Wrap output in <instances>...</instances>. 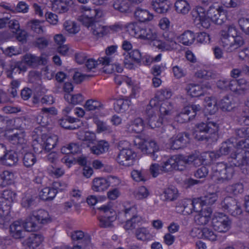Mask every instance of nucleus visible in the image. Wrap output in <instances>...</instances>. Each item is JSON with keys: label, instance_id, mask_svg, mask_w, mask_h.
<instances>
[{"label": "nucleus", "instance_id": "obj_38", "mask_svg": "<svg viewBox=\"0 0 249 249\" xmlns=\"http://www.w3.org/2000/svg\"><path fill=\"white\" fill-rule=\"evenodd\" d=\"M131 104L128 99H119L114 103V109L119 112H124L127 110Z\"/></svg>", "mask_w": 249, "mask_h": 249}, {"label": "nucleus", "instance_id": "obj_3", "mask_svg": "<svg viewBox=\"0 0 249 249\" xmlns=\"http://www.w3.org/2000/svg\"><path fill=\"white\" fill-rule=\"evenodd\" d=\"M220 43L224 50L228 53L233 52L245 44L242 36L239 35L233 24L227 26V30H221L220 33Z\"/></svg>", "mask_w": 249, "mask_h": 249}, {"label": "nucleus", "instance_id": "obj_31", "mask_svg": "<svg viewBox=\"0 0 249 249\" xmlns=\"http://www.w3.org/2000/svg\"><path fill=\"white\" fill-rule=\"evenodd\" d=\"M206 111L210 114H214L218 110L216 100L213 97H206L204 100Z\"/></svg>", "mask_w": 249, "mask_h": 249}, {"label": "nucleus", "instance_id": "obj_32", "mask_svg": "<svg viewBox=\"0 0 249 249\" xmlns=\"http://www.w3.org/2000/svg\"><path fill=\"white\" fill-rule=\"evenodd\" d=\"M109 148L108 143L105 141H100L96 145L90 148L92 153L99 155L107 151Z\"/></svg>", "mask_w": 249, "mask_h": 249}, {"label": "nucleus", "instance_id": "obj_28", "mask_svg": "<svg viewBox=\"0 0 249 249\" xmlns=\"http://www.w3.org/2000/svg\"><path fill=\"white\" fill-rule=\"evenodd\" d=\"M108 187L107 179L104 178H96L92 181V188L93 191L102 192Z\"/></svg>", "mask_w": 249, "mask_h": 249}, {"label": "nucleus", "instance_id": "obj_36", "mask_svg": "<svg viewBox=\"0 0 249 249\" xmlns=\"http://www.w3.org/2000/svg\"><path fill=\"white\" fill-rule=\"evenodd\" d=\"M176 11L183 15L186 14L190 10V5L186 0H177L175 3Z\"/></svg>", "mask_w": 249, "mask_h": 249}, {"label": "nucleus", "instance_id": "obj_44", "mask_svg": "<svg viewBox=\"0 0 249 249\" xmlns=\"http://www.w3.org/2000/svg\"><path fill=\"white\" fill-rule=\"evenodd\" d=\"M187 164H193L197 166L203 163L202 156L197 154H192L189 156H184Z\"/></svg>", "mask_w": 249, "mask_h": 249}, {"label": "nucleus", "instance_id": "obj_8", "mask_svg": "<svg viewBox=\"0 0 249 249\" xmlns=\"http://www.w3.org/2000/svg\"><path fill=\"white\" fill-rule=\"evenodd\" d=\"M172 96V91L168 89H161L158 91L157 93V99L159 101L163 102L160 105V117L159 121L161 124H163L164 121V118L165 119H167L166 116H168L172 113V106L167 101H164L171 98Z\"/></svg>", "mask_w": 249, "mask_h": 249}, {"label": "nucleus", "instance_id": "obj_14", "mask_svg": "<svg viewBox=\"0 0 249 249\" xmlns=\"http://www.w3.org/2000/svg\"><path fill=\"white\" fill-rule=\"evenodd\" d=\"M156 99H152L147 105L145 113L148 125L151 128L156 127Z\"/></svg>", "mask_w": 249, "mask_h": 249}, {"label": "nucleus", "instance_id": "obj_40", "mask_svg": "<svg viewBox=\"0 0 249 249\" xmlns=\"http://www.w3.org/2000/svg\"><path fill=\"white\" fill-rule=\"evenodd\" d=\"M179 41L185 45L192 44L195 39V36L193 32L190 31L184 32L179 37Z\"/></svg>", "mask_w": 249, "mask_h": 249}, {"label": "nucleus", "instance_id": "obj_60", "mask_svg": "<svg viewBox=\"0 0 249 249\" xmlns=\"http://www.w3.org/2000/svg\"><path fill=\"white\" fill-rule=\"evenodd\" d=\"M236 200V199L235 198L231 196L226 197L221 203V208L224 211H226L228 213L230 208H231L233 204L235 203Z\"/></svg>", "mask_w": 249, "mask_h": 249}, {"label": "nucleus", "instance_id": "obj_43", "mask_svg": "<svg viewBox=\"0 0 249 249\" xmlns=\"http://www.w3.org/2000/svg\"><path fill=\"white\" fill-rule=\"evenodd\" d=\"M175 161V169L182 171L185 168L187 164L185 160L184 156L182 155H174L172 156Z\"/></svg>", "mask_w": 249, "mask_h": 249}, {"label": "nucleus", "instance_id": "obj_1", "mask_svg": "<svg viewBox=\"0 0 249 249\" xmlns=\"http://www.w3.org/2000/svg\"><path fill=\"white\" fill-rule=\"evenodd\" d=\"M191 13L195 24L205 29L210 27L212 22L220 25L228 19L227 11L219 6L212 5L207 11L201 6H196Z\"/></svg>", "mask_w": 249, "mask_h": 249}, {"label": "nucleus", "instance_id": "obj_5", "mask_svg": "<svg viewBox=\"0 0 249 249\" xmlns=\"http://www.w3.org/2000/svg\"><path fill=\"white\" fill-rule=\"evenodd\" d=\"M234 171L233 165L230 163L221 162L213 165L211 178L215 182L221 183L232 178Z\"/></svg>", "mask_w": 249, "mask_h": 249}, {"label": "nucleus", "instance_id": "obj_23", "mask_svg": "<svg viewBox=\"0 0 249 249\" xmlns=\"http://www.w3.org/2000/svg\"><path fill=\"white\" fill-rule=\"evenodd\" d=\"M31 216L36 222L37 224H46L51 221L48 213L44 210L33 212Z\"/></svg>", "mask_w": 249, "mask_h": 249}, {"label": "nucleus", "instance_id": "obj_48", "mask_svg": "<svg viewBox=\"0 0 249 249\" xmlns=\"http://www.w3.org/2000/svg\"><path fill=\"white\" fill-rule=\"evenodd\" d=\"M44 145V150L46 151H50L51 149L53 148L56 144L57 138L56 136H48L47 138H43Z\"/></svg>", "mask_w": 249, "mask_h": 249}, {"label": "nucleus", "instance_id": "obj_61", "mask_svg": "<svg viewBox=\"0 0 249 249\" xmlns=\"http://www.w3.org/2000/svg\"><path fill=\"white\" fill-rule=\"evenodd\" d=\"M238 24L241 31L249 36V18H240L238 19Z\"/></svg>", "mask_w": 249, "mask_h": 249}, {"label": "nucleus", "instance_id": "obj_33", "mask_svg": "<svg viewBox=\"0 0 249 249\" xmlns=\"http://www.w3.org/2000/svg\"><path fill=\"white\" fill-rule=\"evenodd\" d=\"M90 31L94 36L97 37H101L107 35L109 30L108 27L102 26L96 22L90 28Z\"/></svg>", "mask_w": 249, "mask_h": 249}, {"label": "nucleus", "instance_id": "obj_49", "mask_svg": "<svg viewBox=\"0 0 249 249\" xmlns=\"http://www.w3.org/2000/svg\"><path fill=\"white\" fill-rule=\"evenodd\" d=\"M14 175L7 170L2 171V188L7 187L13 182Z\"/></svg>", "mask_w": 249, "mask_h": 249}, {"label": "nucleus", "instance_id": "obj_29", "mask_svg": "<svg viewBox=\"0 0 249 249\" xmlns=\"http://www.w3.org/2000/svg\"><path fill=\"white\" fill-rule=\"evenodd\" d=\"M219 106L223 111H231L234 107L233 97L231 95H227L224 97L219 101Z\"/></svg>", "mask_w": 249, "mask_h": 249}, {"label": "nucleus", "instance_id": "obj_54", "mask_svg": "<svg viewBox=\"0 0 249 249\" xmlns=\"http://www.w3.org/2000/svg\"><path fill=\"white\" fill-rule=\"evenodd\" d=\"M65 29L69 33L75 34L79 31V27L76 24L72 21H66L63 24Z\"/></svg>", "mask_w": 249, "mask_h": 249}, {"label": "nucleus", "instance_id": "obj_35", "mask_svg": "<svg viewBox=\"0 0 249 249\" xmlns=\"http://www.w3.org/2000/svg\"><path fill=\"white\" fill-rule=\"evenodd\" d=\"M179 207L183 208L181 212L184 215L190 214L194 212L192 202L191 199H185L179 201L178 203L177 208Z\"/></svg>", "mask_w": 249, "mask_h": 249}, {"label": "nucleus", "instance_id": "obj_45", "mask_svg": "<svg viewBox=\"0 0 249 249\" xmlns=\"http://www.w3.org/2000/svg\"><path fill=\"white\" fill-rule=\"evenodd\" d=\"M103 107V105L101 102L93 99L88 100L85 105V108L88 111L100 110Z\"/></svg>", "mask_w": 249, "mask_h": 249}, {"label": "nucleus", "instance_id": "obj_15", "mask_svg": "<svg viewBox=\"0 0 249 249\" xmlns=\"http://www.w3.org/2000/svg\"><path fill=\"white\" fill-rule=\"evenodd\" d=\"M8 140L15 145H18L21 147L24 151V148H26V140L25 139V133L24 131H19L15 133L7 136Z\"/></svg>", "mask_w": 249, "mask_h": 249}, {"label": "nucleus", "instance_id": "obj_17", "mask_svg": "<svg viewBox=\"0 0 249 249\" xmlns=\"http://www.w3.org/2000/svg\"><path fill=\"white\" fill-rule=\"evenodd\" d=\"M212 211L210 208H204L201 213H196L194 218V222L196 225L204 226L206 225L211 219Z\"/></svg>", "mask_w": 249, "mask_h": 249}, {"label": "nucleus", "instance_id": "obj_64", "mask_svg": "<svg viewBox=\"0 0 249 249\" xmlns=\"http://www.w3.org/2000/svg\"><path fill=\"white\" fill-rule=\"evenodd\" d=\"M167 0H157V13L163 14L168 11L169 6Z\"/></svg>", "mask_w": 249, "mask_h": 249}, {"label": "nucleus", "instance_id": "obj_30", "mask_svg": "<svg viewBox=\"0 0 249 249\" xmlns=\"http://www.w3.org/2000/svg\"><path fill=\"white\" fill-rule=\"evenodd\" d=\"M135 16L138 20L142 22L150 21L154 17L153 15L151 14L147 10L140 8H137L135 12Z\"/></svg>", "mask_w": 249, "mask_h": 249}, {"label": "nucleus", "instance_id": "obj_50", "mask_svg": "<svg viewBox=\"0 0 249 249\" xmlns=\"http://www.w3.org/2000/svg\"><path fill=\"white\" fill-rule=\"evenodd\" d=\"M99 210L101 211L100 216L106 217L107 219L110 220V218H108V217L114 216L115 218V220L117 218V215L115 211H114L113 209H111L110 207L104 205L101 206L98 208Z\"/></svg>", "mask_w": 249, "mask_h": 249}, {"label": "nucleus", "instance_id": "obj_4", "mask_svg": "<svg viewBox=\"0 0 249 249\" xmlns=\"http://www.w3.org/2000/svg\"><path fill=\"white\" fill-rule=\"evenodd\" d=\"M170 22L167 18H161L159 22L160 28L164 31L162 34L158 33L157 34V48L161 51H168L176 47L177 43L172 33L167 31L169 30Z\"/></svg>", "mask_w": 249, "mask_h": 249}, {"label": "nucleus", "instance_id": "obj_34", "mask_svg": "<svg viewBox=\"0 0 249 249\" xmlns=\"http://www.w3.org/2000/svg\"><path fill=\"white\" fill-rule=\"evenodd\" d=\"M135 235L138 240L143 241L150 240L153 238L149 231L144 227L137 229L135 230Z\"/></svg>", "mask_w": 249, "mask_h": 249}, {"label": "nucleus", "instance_id": "obj_39", "mask_svg": "<svg viewBox=\"0 0 249 249\" xmlns=\"http://www.w3.org/2000/svg\"><path fill=\"white\" fill-rule=\"evenodd\" d=\"M77 119L72 118L70 116H66L59 120V124L61 127L67 129H75L76 126L73 124V123L76 121Z\"/></svg>", "mask_w": 249, "mask_h": 249}, {"label": "nucleus", "instance_id": "obj_58", "mask_svg": "<svg viewBox=\"0 0 249 249\" xmlns=\"http://www.w3.org/2000/svg\"><path fill=\"white\" fill-rule=\"evenodd\" d=\"M114 79L118 85H120L122 83H125L128 86H132L133 85V82L131 79L125 75H117L114 77Z\"/></svg>", "mask_w": 249, "mask_h": 249}, {"label": "nucleus", "instance_id": "obj_46", "mask_svg": "<svg viewBox=\"0 0 249 249\" xmlns=\"http://www.w3.org/2000/svg\"><path fill=\"white\" fill-rule=\"evenodd\" d=\"M175 161L172 158V156L167 160L163 163H161L160 165H157V170L160 169L164 172L171 171L175 169Z\"/></svg>", "mask_w": 249, "mask_h": 249}, {"label": "nucleus", "instance_id": "obj_7", "mask_svg": "<svg viewBox=\"0 0 249 249\" xmlns=\"http://www.w3.org/2000/svg\"><path fill=\"white\" fill-rule=\"evenodd\" d=\"M218 124L212 121L198 123L196 125L194 137L198 141L207 140L218 132Z\"/></svg>", "mask_w": 249, "mask_h": 249}, {"label": "nucleus", "instance_id": "obj_63", "mask_svg": "<svg viewBox=\"0 0 249 249\" xmlns=\"http://www.w3.org/2000/svg\"><path fill=\"white\" fill-rule=\"evenodd\" d=\"M108 218H110V220L100 215L99 216V225L101 227L109 228L112 226V223L115 220V218L113 216Z\"/></svg>", "mask_w": 249, "mask_h": 249}, {"label": "nucleus", "instance_id": "obj_62", "mask_svg": "<svg viewBox=\"0 0 249 249\" xmlns=\"http://www.w3.org/2000/svg\"><path fill=\"white\" fill-rule=\"evenodd\" d=\"M228 213L234 216L241 214L242 213L241 203L237 200H236Z\"/></svg>", "mask_w": 249, "mask_h": 249}, {"label": "nucleus", "instance_id": "obj_2", "mask_svg": "<svg viewBox=\"0 0 249 249\" xmlns=\"http://www.w3.org/2000/svg\"><path fill=\"white\" fill-rule=\"evenodd\" d=\"M237 138H243L236 142V150L231 154L229 162L233 166L243 168L248 172L249 169V151L244 148H249V127L236 129Z\"/></svg>", "mask_w": 249, "mask_h": 249}, {"label": "nucleus", "instance_id": "obj_20", "mask_svg": "<svg viewBox=\"0 0 249 249\" xmlns=\"http://www.w3.org/2000/svg\"><path fill=\"white\" fill-rule=\"evenodd\" d=\"M179 196L178 189L173 186H169L164 189L160 195V198L163 201H173L176 200Z\"/></svg>", "mask_w": 249, "mask_h": 249}, {"label": "nucleus", "instance_id": "obj_59", "mask_svg": "<svg viewBox=\"0 0 249 249\" xmlns=\"http://www.w3.org/2000/svg\"><path fill=\"white\" fill-rule=\"evenodd\" d=\"M131 176L133 179L136 182H145L147 180V178L144 175L142 170H133Z\"/></svg>", "mask_w": 249, "mask_h": 249}, {"label": "nucleus", "instance_id": "obj_6", "mask_svg": "<svg viewBox=\"0 0 249 249\" xmlns=\"http://www.w3.org/2000/svg\"><path fill=\"white\" fill-rule=\"evenodd\" d=\"M126 31L132 36L151 41L155 46L156 29L154 27L146 29L137 23H129L126 26Z\"/></svg>", "mask_w": 249, "mask_h": 249}, {"label": "nucleus", "instance_id": "obj_26", "mask_svg": "<svg viewBox=\"0 0 249 249\" xmlns=\"http://www.w3.org/2000/svg\"><path fill=\"white\" fill-rule=\"evenodd\" d=\"M126 129L129 133H141L143 129V120L140 118L134 119L127 124Z\"/></svg>", "mask_w": 249, "mask_h": 249}, {"label": "nucleus", "instance_id": "obj_18", "mask_svg": "<svg viewBox=\"0 0 249 249\" xmlns=\"http://www.w3.org/2000/svg\"><path fill=\"white\" fill-rule=\"evenodd\" d=\"M43 240L41 234L32 233L23 242V244L28 249H35L38 247Z\"/></svg>", "mask_w": 249, "mask_h": 249}, {"label": "nucleus", "instance_id": "obj_42", "mask_svg": "<svg viewBox=\"0 0 249 249\" xmlns=\"http://www.w3.org/2000/svg\"><path fill=\"white\" fill-rule=\"evenodd\" d=\"M81 148L76 143H70L61 148V151L64 154H75L80 152Z\"/></svg>", "mask_w": 249, "mask_h": 249}, {"label": "nucleus", "instance_id": "obj_19", "mask_svg": "<svg viewBox=\"0 0 249 249\" xmlns=\"http://www.w3.org/2000/svg\"><path fill=\"white\" fill-rule=\"evenodd\" d=\"M238 141V140H235L234 138H230L228 141L223 142L218 151L220 155L230 154L229 160H231V154L234 153L236 150V142Z\"/></svg>", "mask_w": 249, "mask_h": 249}, {"label": "nucleus", "instance_id": "obj_13", "mask_svg": "<svg viewBox=\"0 0 249 249\" xmlns=\"http://www.w3.org/2000/svg\"><path fill=\"white\" fill-rule=\"evenodd\" d=\"M135 145L137 148L141 149L143 153L151 154L154 157L156 151V142L154 141H145L136 138L134 140Z\"/></svg>", "mask_w": 249, "mask_h": 249}, {"label": "nucleus", "instance_id": "obj_25", "mask_svg": "<svg viewBox=\"0 0 249 249\" xmlns=\"http://www.w3.org/2000/svg\"><path fill=\"white\" fill-rule=\"evenodd\" d=\"M36 196L31 192L27 191L23 194L21 201V206L26 208L30 209L36 204Z\"/></svg>", "mask_w": 249, "mask_h": 249}, {"label": "nucleus", "instance_id": "obj_9", "mask_svg": "<svg viewBox=\"0 0 249 249\" xmlns=\"http://www.w3.org/2000/svg\"><path fill=\"white\" fill-rule=\"evenodd\" d=\"M124 145H128L127 142H120L119 143L120 151L116 158L117 162L121 165L129 166L133 165L136 153L130 148H125Z\"/></svg>", "mask_w": 249, "mask_h": 249}, {"label": "nucleus", "instance_id": "obj_12", "mask_svg": "<svg viewBox=\"0 0 249 249\" xmlns=\"http://www.w3.org/2000/svg\"><path fill=\"white\" fill-rule=\"evenodd\" d=\"M211 88L209 84L199 85L194 83L188 84L185 89L187 94L193 97L203 96L207 93V89Z\"/></svg>", "mask_w": 249, "mask_h": 249}, {"label": "nucleus", "instance_id": "obj_16", "mask_svg": "<svg viewBox=\"0 0 249 249\" xmlns=\"http://www.w3.org/2000/svg\"><path fill=\"white\" fill-rule=\"evenodd\" d=\"M85 63L87 70L92 71L100 65L104 66H109L110 65V59L108 57L105 56L100 57L98 60H96L92 58L89 57Z\"/></svg>", "mask_w": 249, "mask_h": 249}, {"label": "nucleus", "instance_id": "obj_47", "mask_svg": "<svg viewBox=\"0 0 249 249\" xmlns=\"http://www.w3.org/2000/svg\"><path fill=\"white\" fill-rule=\"evenodd\" d=\"M238 121L241 124L249 125V99L245 102V108L241 116L238 119Z\"/></svg>", "mask_w": 249, "mask_h": 249}, {"label": "nucleus", "instance_id": "obj_24", "mask_svg": "<svg viewBox=\"0 0 249 249\" xmlns=\"http://www.w3.org/2000/svg\"><path fill=\"white\" fill-rule=\"evenodd\" d=\"M11 234L16 239L24 237L25 231L23 230V223L20 221L13 222L10 227Z\"/></svg>", "mask_w": 249, "mask_h": 249}, {"label": "nucleus", "instance_id": "obj_51", "mask_svg": "<svg viewBox=\"0 0 249 249\" xmlns=\"http://www.w3.org/2000/svg\"><path fill=\"white\" fill-rule=\"evenodd\" d=\"M22 161L23 165L28 168L34 165L36 161V159L33 153L28 152L24 155Z\"/></svg>", "mask_w": 249, "mask_h": 249}, {"label": "nucleus", "instance_id": "obj_21", "mask_svg": "<svg viewBox=\"0 0 249 249\" xmlns=\"http://www.w3.org/2000/svg\"><path fill=\"white\" fill-rule=\"evenodd\" d=\"M57 185H60L59 183L55 182L53 186V187H45L42 189L39 192V196L40 198L45 201H49L53 200L57 193L56 188H57Z\"/></svg>", "mask_w": 249, "mask_h": 249}, {"label": "nucleus", "instance_id": "obj_22", "mask_svg": "<svg viewBox=\"0 0 249 249\" xmlns=\"http://www.w3.org/2000/svg\"><path fill=\"white\" fill-rule=\"evenodd\" d=\"M23 61L27 65L33 67L39 65H44L46 62L45 58L40 56H37L31 53H27L24 55Z\"/></svg>", "mask_w": 249, "mask_h": 249}, {"label": "nucleus", "instance_id": "obj_10", "mask_svg": "<svg viewBox=\"0 0 249 249\" xmlns=\"http://www.w3.org/2000/svg\"><path fill=\"white\" fill-rule=\"evenodd\" d=\"M231 221L229 217L222 213H215L212 219V226L219 232H226L231 228Z\"/></svg>", "mask_w": 249, "mask_h": 249}, {"label": "nucleus", "instance_id": "obj_52", "mask_svg": "<svg viewBox=\"0 0 249 249\" xmlns=\"http://www.w3.org/2000/svg\"><path fill=\"white\" fill-rule=\"evenodd\" d=\"M23 227L28 231H32L38 229L36 222L31 215L26 219L24 223H23Z\"/></svg>", "mask_w": 249, "mask_h": 249}, {"label": "nucleus", "instance_id": "obj_56", "mask_svg": "<svg viewBox=\"0 0 249 249\" xmlns=\"http://www.w3.org/2000/svg\"><path fill=\"white\" fill-rule=\"evenodd\" d=\"M28 27L37 34L43 33L42 26L38 20H33L28 22Z\"/></svg>", "mask_w": 249, "mask_h": 249}, {"label": "nucleus", "instance_id": "obj_57", "mask_svg": "<svg viewBox=\"0 0 249 249\" xmlns=\"http://www.w3.org/2000/svg\"><path fill=\"white\" fill-rule=\"evenodd\" d=\"M9 208L7 210H3L0 203V225H5L10 220Z\"/></svg>", "mask_w": 249, "mask_h": 249}, {"label": "nucleus", "instance_id": "obj_27", "mask_svg": "<svg viewBox=\"0 0 249 249\" xmlns=\"http://www.w3.org/2000/svg\"><path fill=\"white\" fill-rule=\"evenodd\" d=\"M18 153L11 150L6 152L1 162L6 166H13L18 164Z\"/></svg>", "mask_w": 249, "mask_h": 249}, {"label": "nucleus", "instance_id": "obj_53", "mask_svg": "<svg viewBox=\"0 0 249 249\" xmlns=\"http://www.w3.org/2000/svg\"><path fill=\"white\" fill-rule=\"evenodd\" d=\"M47 173L53 178H58L64 174V171L61 168L51 165L48 167Z\"/></svg>", "mask_w": 249, "mask_h": 249}, {"label": "nucleus", "instance_id": "obj_55", "mask_svg": "<svg viewBox=\"0 0 249 249\" xmlns=\"http://www.w3.org/2000/svg\"><path fill=\"white\" fill-rule=\"evenodd\" d=\"M193 210L196 213H201L204 209H203V206H205L204 202L201 197L195 198L192 200Z\"/></svg>", "mask_w": 249, "mask_h": 249}, {"label": "nucleus", "instance_id": "obj_41", "mask_svg": "<svg viewBox=\"0 0 249 249\" xmlns=\"http://www.w3.org/2000/svg\"><path fill=\"white\" fill-rule=\"evenodd\" d=\"M113 8L121 12H126L129 10V2L128 0H113Z\"/></svg>", "mask_w": 249, "mask_h": 249}, {"label": "nucleus", "instance_id": "obj_37", "mask_svg": "<svg viewBox=\"0 0 249 249\" xmlns=\"http://www.w3.org/2000/svg\"><path fill=\"white\" fill-rule=\"evenodd\" d=\"M195 75L196 77L204 80H211L214 79L216 77L215 73L212 70L201 69L197 70Z\"/></svg>", "mask_w": 249, "mask_h": 249}, {"label": "nucleus", "instance_id": "obj_11", "mask_svg": "<svg viewBox=\"0 0 249 249\" xmlns=\"http://www.w3.org/2000/svg\"><path fill=\"white\" fill-rule=\"evenodd\" d=\"M135 209L133 207H129L128 208L124 209L123 211L119 212L118 215V218L120 219L121 221H124L125 219L124 218H127L130 217L131 216L132 217L130 219L126 221L125 224L124 225V228L126 230H131L135 227V224L137 223H139L141 220V218L137 215H133Z\"/></svg>", "mask_w": 249, "mask_h": 249}]
</instances>
